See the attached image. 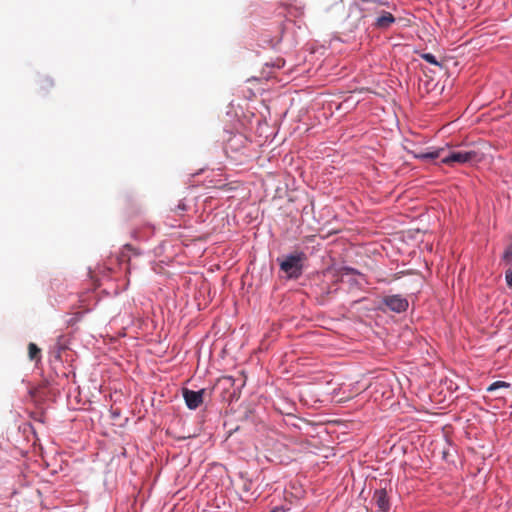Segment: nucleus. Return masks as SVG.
<instances>
[{
    "label": "nucleus",
    "instance_id": "obj_1",
    "mask_svg": "<svg viewBox=\"0 0 512 512\" xmlns=\"http://www.w3.org/2000/svg\"><path fill=\"white\" fill-rule=\"evenodd\" d=\"M445 152L444 148H439L431 152L417 154L416 158L421 160H434L440 158L441 163L448 166H454L455 164L478 163L482 159L480 154L474 150H451L446 154Z\"/></svg>",
    "mask_w": 512,
    "mask_h": 512
},
{
    "label": "nucleus",
    "instance_id": "obj_2",
    "mask_svg": "<svg viewBox=\"0 0 512 512\" xmlns=\"http://www.w3.org/2000/svg\"><path fill=\"white\" fill-rule=\"evenodd\" d=\"M307 260V256L302 251H296L285 256L283 259L278 258L280 269L288 278L298 279L303 273V265Z\"/></svg>",
    "mask_w": 512,
    "mask_h": 512
},
{
    "label": "nucleus",
    "instance_id": "obj_3",
    "mask_svg": "<svg viewBox=\"0 0 512 512\" xmlns=\"http://www.w3.org/2000/svg\"><path fill=\"white\" fill-rule=\"evenodd\" d=\"M382 303L392 312L401 313L407 310L408 300L401 295L384 296Z\"/></svg>",
    "mask_w": 512,
    "mask_h": 512
},
{
    "label": "nucleus",
    "instance_id": "obj_4",
    "mask_svg": "<svg viewBox=\"0 0 512 512\" xmlns=\"http://www.w3.org/2000/svg\"><path fill=\"white\" fill-rule=\"evenodd\" d=\"M204 393V389H201L199 391L183 389V397L187 407L192 410L197 409L203 403Z\"/></svg>",
    "mask_w": 512,
    "mask_h": 512
},
{
    "label": "nucleus",
    "instance_id": "obj_5",
    "mask_svg": "<svg viewBox=\"0 0 512 512\" xmlns=\"http://www.w3.org/2000/svg\"><path fill=\"white\" fill-rule=\"evenodd\" d=\"M373 500L381 512H387L390 508L387 492L385 489L376 490Z\"/></svg>",
    "mask_w": 512,
    "mask_h": 512
},
{
    "label": "nucleus",
    "instance_id": "obj_6",
    "mask_svg": "<svg viewBox=\"0 0 512 512\" xmlns=\"http://www.w3.org/2000/svg\"><path fill=\"white\" fill-rule=\"evenodd\" d=\"M394 22V16L389 12H384L383 15L376 19L375 26L380 29H386Z\"/></svg>",
    "mask_w": 512,
    "mask_h": 512
},
{
    "label": "nucleus",
    "instance_id": "obj_7",
    "mask_svg": "<svg viewBox=\"0 0 512 512\" xmlns=\"http://www.w3.org/2000/svg\"><path fill=\"white\" fill-rule=\"evenodd\" d=\"M28 356L32 361L38 362L41 358V350L35 343H29Z\"/></svg>",
    "mask_w": 512,
    "mask_h": 512
},
{
    "label": "nucleus",
    "instance_id": "obj_8",
    "mask_svg": "<svg viewBox=\"0 0 512 512\" xmlns=\"http://www.w3.org/2000/svg\"><path fill=\"white\" fill-rule=\"evenodd\" d=\"M511 384L505 381H495L491 385L488 386L487 391L493 392L500 388H510Z\"/></svg>",
    "mask_w": 512,
    "mask_h": 512
},
{
    "label": "nucleus",
    "instance_id": "obj_9",
    "mask_svg": "<svg viewBox=\"0 0 512 512\" xmlns=\"http://www.w3.org/2000/svg\"><path fill=\"white\" fill-rule=\"evenodd\" d=\"M52 86H53V81L48 77H45L44 79H42L40 81V89L41 90L47 91Z\"/></svg>",
    "mask_w": 512,
    "mask_h": 512
},
{
    "label": "nucleus",
    "instance_id": "obj_10",
    "mask_svg": "<svg viewBox=\"0 0 512 512\" xmlns=\"http://www.w3.org/2000/svg\"><path fill=\"white\" fill-rule=\"evenodd\" d=\"M422 58H423L426 62H428V63H430V64H433V65H436V66H438V65H439V62L437 61L436 57H435L433 54H431V53H425V54H422Z\"/></svg>",
    "mask_w": 512,
    "mask_h": 512
},
{
    "label": "nucleus",
    "instance_id": "obj_11",
    "mask_svg": "<svg viewBox=\"0 0 512 512\" xmlns=\"http://www.w3.org/2000/svg\"><path fill=\"white\" fill-rule=\"evenodd\" d=\"M172 211H174L177 214H180L183 211L187 210V206L183 201H179L177 206L175 208H171Z\"/></svg>",
    "mask_w": 512,
    "mask_h": 512
},
{
    "label": "nucleus",
    "instance_id": "obj_12",
    "mask_svg": "<svg viewBox=\"0 0 512 512\" xmlns=\"http://www.w3.org/2000/svg\"><path fill=\"white\" fill-rule=\"evenodd\" d=\"M505 280L507 285L512 288V269H508L505 273Z\"/></svg>",
    "mask_w": 512,
    "mask_h": 512
},
{
    "label": "nucleus",
    "instance_id": "obj_13",
    "mask_svg": "<svg viewBox=\"0 0 512 512\" xmlns=\"http://www.w3.org/2000/svg\"><path fill=\"white\" fill-rule=\"evenodd\" d=\"M504 259L508 263H512V245L505 251L504 253Z\"/></svg>",
    "mask_w": 512,
    "mask_h": 512
},
{
    "label": "nucleus",
    "instance_id": "obj_14",
    "mask_svg": "<svg viewBox=\"0 0 512 512\" xmlns=\"http://www.w3.org/2000/svg\"><path fill=\"white\" fill-rule=\"evenodd\" d=\"M286 2L288 5H294L297 2V0H286Z\"/></svg>",
    "mask_w": 512,
    "mask_h": 512
}]
</instances>
